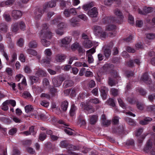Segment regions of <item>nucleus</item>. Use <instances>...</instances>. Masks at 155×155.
<instances>
[{"instance_id": "ea45409f", "label": "nucleus", "mask_w": 155, "mask_h": 155, "mask_svg": "<svg viewBox=\"0 0 155 155\" xmlns=\"http://www.w3.org/2000/svg\"><path fill=\"white\" fill-rule=\"evenodd\" d=\"M30 79L31 80L32 84L33 83H35L38 81V78L35 76H31L30 77Z\"/></svg>"}, {"instance_id": "a19ab883", "label": "nucleus", "mask_w": 155, "mask_h": 155, "mask_svg": "<svg viewBox=\"0 0 155 155\" xmlns=\"http://www.w3.org/2000/svg\"><path fill=\"white\" fill-rule=\"evenodd\" d=\"M137 108L140 110H143L144 108V104L139 102H138L137 104Z\"/></svg>"}, {"instance_id": "f03ea898", "label": "nucleus", "mask_w": 155, "mask_h": 155, "mask_svg": "<svg viewBox=\"0 0 155 155\" xmlns=\"http://www.w3.org/2000/svg\"><path fill=\"white\" fill-rule=\"evenodd\" d=\"M144 150L152 155H155V134L154 137L150 138L147 141Z\"/></svg>"}, {"instance_id": "5fc2aeb1", "label": "nucleus", "mask_w": 155, "mask_h": 155, "mask_svg": "<svg viewBox=\"0 0 155 155\" xmlns=\"http://www.w3.org/2000/svg\"><path fill=\"white\" fill-rule=\"evenodd\" d=\"M45 54L47 56H50L52 54L51 51L50 49H47L45 51Z\"/></svg>"}, {"instance_id": "473e14b6", "label": "nucleus", "mask_w": 155, "mask_h": 155, "mask_svg": "<svg viewBox=\"0 0 155 155\" xmlns=\"http://www.w3.org/2000/svg\"><path fill=\"white\" fill-rule=\"evenodd\" d=\"M146 38L149 40L155 39V34L153 33H149L146 34Z\"/></svg>"}, {"instance_id": "cd10ccee", "label": "nucleus", "mask_w": 155, "mask_h": 155, "mask_svg": "<svg viewBox=\"0 0 155 155\" xmlns=\"http://www.w3.org/2000/svg\"><path fill=\"white\" fill-rule=\"evenodd\" d=\"M152 120V119L150 117L146 118L143 120L140 121V123L142 125H145L148 124V122Z\"/></svg>"}, {"instance_id": "4468645a", "label": "nucleus", "mask_w": 155, "mask_h": 155, "mask_svg": "<svg viewBox=\"0 0 155 155\" xmlns=\"http://www.w3.org/2000/svg\"><path fill=\"white\" fill-rule=\"evenodd\" d=\"M141 80L144 82L145 83L150 84L151 83V81L150 78L147 73L144 74L141 77Z\"/></svg>"}, {"instance_id": "bf43d9fd", "label": "nucleus", "mask_w": 155, "mask_h": 155, "mask_svg": "<svg viewBox=\"0 0 155 155\" xmlns=\"http://www.w3.org/2000/svg\"><path fill=\"white\" fill-rule=\"evenodd\" d=\"M118 101L120 106L123 108H124L125 107V105L121 99L120 98H119L118 99Z\"/></svg>"}, {"instance_id": "de8ad7c7", "label": "nucleus", "mask_w": 155, "mask_h": 155, "mask_svg": "<svg viewBox=\"0 0 155 155\" xmlns=\"http://www.w3.org/2000/svg\"><path fill=\"white\" fill-rule=\"evenodd\" d=\"M46 137V134L45 133H42L40 134L39 139L41 141H43Z\"/></svg>"}, {"instance_id": "37998d69", "label": "nucleus", "mask_w": 155, "mask_h": 155, "mask_svg": "<svg viewBox=\"0 0 155 155\" xmlns=\"http://www.w3.org/2000/svg\"><path fill=\"white\" fill-rule=\"evenodd\" d=\"M27 52L30 54L35 55L37 54V52L35 50L31 49H28L27 50Z\"/></svg>"}, {"instance_id": "a878e982", "label": "nucleus", "mask_w": 155, "mask_h": 155, "mask_svg": "<svg viewBox=\"0 0 155 155\" xmlns=\"http://www.w3.org/2000/svg\"><path fill=\"white\" fill-rule=\"evenodd\" d=\"M116 29V26L114 25H109L106 26V30L108 31H114Z\"/></svg>"}, {"instance_id": "0e129e2a", "label": "nucleus", "mask_w": 155, "mask_h": 155, "mask_svg": "<svg viewBox=\"0 0 155 155\" xmlns=\"http://www.w3.org/2000/svg\"><path fill=\"white\" fill-rule=\"evenodd\" d=\"M17 130L15 128H13L11 129L9 131V134L11 135H13L15 134L17 132Z\"/></svg>"}, {"instance_id": "13d9d810", "label": "nucleus", "mask_w": 155, "mask_h": 155, "mask_svg": "<svg viewBox=\"0 0 155 155\" xmlns=\"http://www.w3.org/2000/svg\"><path fill=\"white\" fill-rule=\"evenodd\" d=\"M40 104L42 106L47 107L49 106V103L48 102L44 101L41 102Z\"/></svg>"}, {"instance_id": "9d476101", "label": "nucleus", "mask_w": 155, "mask_h": 155, "mask_svg": "<svg viewBox=\"0 0 155 155\" xmlns=\"http://www.w3.org/2000/svg\"><path fill=\"white\" fill-rule=\"evenodd\" d=\"M98 14V12L97 8L94 7L88 12V15L90 17L92 18L96 17Z\"/></svg>"}, {"instance_id": "20e7f679", "label": "nucleus", "mask_w": 155, "mask_h": 155, "mask_svg": "<svg viewBox=\"0 0 155 155\" xmlns=\"http://www.w3.org/2000/svg\"><path fill=\"white\" fill-rule=\"evenodd\" d=\"M143 131L142 128H140L137 129L135 132V135L138 137V142L140 143H142L144 139L148 134V133H146L140 135Z\"/></svg>"}, {"instance_id": "1a4fd4ad", "label": "nucleus", "mask_w": 155, "mask_h": 155, "mask_svg": "<svg viewBox=\"0 0 155 155\" xmlns=\"http://www.w3.org/2000/svg\"><path fill=\"white\" fill-rule=\"evenodd\" d=\"M113 45V43L112 42H110V45L104 47V53L106 57H109L111 54V52L110 48L112 47Z\"/></svg>"}, {"instance_id": "09e8293b", "label": "nucleus", "mask_w": 155, "mask_h": 155, "mask_svg": "<svg viewBox=\"0 0 155 155\" xmlns=\"http://www.w3.org/2000/svg\"><path fill=\"white\" fill-rule=\"evenodd\" d=\"M111 92L112 94L114 96H117L118 94V90L114 88H112L111 89Z\"/></svg>"}, {"instance_id": "69168bd1", "label": "nucleus", "mask_w": 155, "mask_h": 155, "mask_svg": "<svg viewBox=\"0 0 155 155\" xmlns=\"http://www.w3.org/2000/svg\"><path fill=\"white\" fill-rule=\"evenodd\" d=\"M138 91L142 95H146L147 92L142 88H140L138 89Z\"/></svg>"}, {"instance_id": "6e6d98bb", "label": "nucleus", "mask_w": 155, "mask_h": 155, "mask_svg": "<svg viewBox=\"0 0 155 155\" xmlns=\"http://www.w3.org/2000/svg\"><path fill=\"white\" fill-rule=\"evenodd\" d=\"M126 49L127 51L129 52L134 53L136 51L135 49L129 46L127 47Z\"/></svg>"}, {"instance_id": "e2e57ef3", "label": "nucleus", "mask_w": 155, "mask_h": 155, "mask_svg": "<svg viewBox=\"0 0 155 155\" xmlns=\"http://www.w3.org/2000/svg\"><path fill=\"white\" fill-rule=\"evenodd\" d=\"M43 85L44 87L47 86L49 84V82L48 80L46 78H45L43 81Z\"/></svg>"}, {"instance_id": "c03bdc74", "label": "nucleus", "mask_w": 155, "mask_h": 155, "mask_svg": "<svg viewBox=\"0 0 155 155\" xmlns=\"http://www.w3.org/2000/svg\"><path fill=\"white\" fill-rule=\"evenodd\" d=\"M77 108L74 105H72L71 106L70 111V115L71 116H73L74 115V112L76 110Z\"/></svg>"}, {"instance_id": "8fccbe9b", "label": "nucleus", "mask_w": 155, "mask_h": 155, "mask_svg": "<svg viewBox=\"0 0 155 155\" xmlns=\"http://www.w3.org/2000/svg\"><path fill=\"white\" fill-rule=\"evenodd\" d=\"M33 115L35 116V118H39L38 116H39L41 119H43L45 118V115L44 114H41L38 113L36 114H33Z\"/></svg>"}, {"instance_id": "864d4df0", "label": "nucleus", "mask_w": 155, "mask_h": 155, "mask_svg": "<svg viewBox=\"0 0 155 155\" xmlns=\"http://www.w3.org/2000/svg\"><path fill=\"white\" fill-rule=\"evenodd\" d=\"M4 17L5 20L7 21H11V18L10 15L7 13H5L4 14Z\"/></svg>"}, {"instance_id": "c85d7f7f", "label": "nucleus", "mask_w": 155, "mask_h": 155, "mask_svg": "<svg viewBox=\"0 0 155 155\" xmlns=\"http://www.w3.org/2000/svg\"><path fill=\"white\" fill-rule=\"evenodd\" d=\"M94 6L93 2H91L89 4L84 5L83 7V8L85 11H87L89 9L91 8Z\"/></svg>"}, {"instance_id": "aec40b11", "label": "nucleus", "mask_w": 155, "mask_h": 155, "mask_svg": "<svg viewBox=\"0 0 155 155\" xmlns=\"http://www.w3.org/2000/svg\"><path fill=\"white\" fill-rule=\"evenodd\" d=\"M69 21L70 25L74 27L80 26V24L77 22L76 18L75 17L72 18Z\"/></svg>"}, {"instance_id": "39448f33", "label": "nucleus", "mask_w": 155, "mask_h": 155, "mask_svg": "<svg viewBox=\"0 0 155 155\" xmlns=\"http://www.w3.org/2000/svg\"><path fill=\"white\" fill-rule=\"evenodd\" d=\"M60 146L63 148H66L68 150V151L70 150H74L76 149V147L71 145H70L66 141H61L60 144Z\"/></svg>"}, {"instance_id": "6e6552de", "label": "nucleus", "mask_w": 155, "mask_h": 155, "mask_svg": "<svg viewBox=\"0 0 155 155\" xmlns=\"http://www.w3.org/2000/svg\"><path fill=\"white\" fill-rule=\"evenodd\" d=\"M114 13L115 15L118 16L119 19L118 20H114V21L117 23H120L122 21L124 18V16L121 12L119 9L117 8L114 11Z\"/></svg>"}, {"instance_id": "a18cd8bd", "label": "nucleus", "mask_w": 155, "mask_h": 155, "mask_svg": "<svg viewBox=\"0 0 155 155\" xmlns=\"http://www.w3.org/2000/svg\"><path fill=\"white\" fill-rule=\"evenodd\" d=\"M90 102L91 103L95 104H99L100 102L99 100L96 98L91 99L90 100Z\"/></svg>"}, {"instance_id": "79ce46f5", "label": "nucleus", "mask_w": 155, "mask_h": 155, "mask_svg": "<svg viewBox=\"0 0 155 155\" xmlns=\"http://www.w3.org/2000/svg\"><path fill=\"white\" fill-rule=\"evenodd\" d=\"M116 82L114 80H113L111 78H109L108 84L109 85L111 86H114L116 84Z\"/></svg>"}, {"instance_id": "ddd939ff", "label": "nucleus", "mask_w": 155, "mask_h": 155, "mask_svg": "<svg viewBox=\"0 0 155 155\" xmlns=\"http://www.w3.org/2000/svg\"><path fill=\"white\" fill-rule=\"evenodd\" d=\"M45 10L44 8L42 10L40 9H36L34 12L35 18L37 20L40 19L41 16V15L44 13Z\"/></svg>"}, {"instance_id": "4c0bfd02", "label": "nucleus", "mask_w": 155, "mask_h": 155, "mask_svg": "<svg viewBox=\"0 0 155 155\" xmlns=\"http://www.w3.org/2000/svg\"><path fill=\"white\" fill-rule=\"evenodd\" d=\"M8 104L7 101H5L2 104V109L5 111L7 110L8 109Z\"/></svg>"}, {"instance_id": "f3484780", "label": "nucleus", "mask_w": 155, "mask_h": 155, "mask_svg": "<svg viewBox=\"0 0 155 155\" xmlns=\"http://www.w3.org/2000/svg\"><path fill=\"white\" fill-rule=\"evenodd\" d=\"M72 38L71 37H66L61 39V41L62 44L64 45H68L71 41Z\"/></svg>"}, {"instance_id": "e433bc0d", "label": "nucleus", "mask_w": 155, "mask_h": 155, "mask_svg": "<svg viewBox=\"0 0 155 155\" xmlns=\"http://www.w3.org/2000/svg\"><path fill=\"white\" fill-rule=\"evenodd\" d=\"M12 31L14 32H16L18 30V23H17L13 24L12 25Z\"/></svg>"}, {"instance_id": "49530a36", "label": "nucleus", "mask_w": 155, "mask_h": 155, "mask_svg": "<svg viewBox=\"0 0 155 155\" xmlns=\"http://www.w3.org/2000/svg\"><path fill=\"white\" fill-rule=\"evenodd\" d=\"M71 13L69 9H65L64 12V15L66 17H69L71 16Z\"/></svg>"}, {"instance_id": "dca6fc26", "label": "nucleus", "mask_w": 155, "mask_h": 155, "mask_svg": "<svg viewBox=\"0 0 155 155\" xmlns=\"http://www.w3.org/2000/svg\"><path fill=\"white\" fill-rule=\"evenodd\" d=\"M108 91V89L107 87L104 86L101 87V95L104 99L106 98Z\"/></svg>"}, {"instance_id": "f704fd0d", "label": "nucleus", "mask_w": 155, "mask_h": 155, "mask_svg": "<svg viewBox=\"0 0 155 155\" xmlns=\"http://www.w3.org/2000/svg\"><path fill=\"white\" fill-rule=\"evenodd\" d=\"M28 46L30 48H35L37 46V44L35 40H32L29 44Z\"/></svg>"}, {"instance_id": "7c9ffc66", "label": "nucleus", "mask_w": 155, "mask_h": 155, "mask_svg": "<svg viewBox=\"0 0 155 155\" xmlns=\"http://www.w3.org/2000/svg\"><path fill=\"white\" fill-rule=\"evenodd\" d=\"M111 18L110 17L105 16L102 19V21L104 24H106L111 22Z\"/></svg>"}, {"instance_id": "a211bd4d", "label": "nucleus", "mask_w": 155, "mask_h": 155, "mask_svg": "<svg viewBox=\"0 0 155 155\" xmlns=\"http://www.w3.org/2000/svg\"><path fill=\"white\" fill-rule=\"evenodd\" d=\"M83 45L85 48H91L93 45L91 41L89 40H86L83 42Z\"/></svg>"}, {"instance_id": "58836bf2", "label": "nucleus", "mask_w": 155, "mask_h": 155, "mask_svg": "<svg viewBox=\"0 0 155 155\" xmlns=\"http://www.w3.org/2000/svg\"><path fill=\"white\" fill-rule=\"evenodd\" d=\"M148 100L152 102L155 99V94H149L147 97Z\"/></svg>"}, {"instance_id": "f8f14e48", "label": "nucleus", "mask_w": 155, "mask_h": 155, "mask_svg": "<svg viewBox=\"0 0 155 155\" xmlns=\"http://www.w3.org/2000/svg\"><path fill=\"white\" fill-rule=\"evenodd\" d=\"M12 15L14 19H17L21 17L22 13L20 11L14 10L12 12Z\"/></svg>"}, {"instance_id": "052dcab7", "label": "nucleus", "mask_w": 155, "mask_h": 155, "mask_svg": "<svg viewBox=\"0 0 155 155\" xmlns=\"http://www.w3.org/2000/svg\"><path fill=\"white\" fill-rule=\"evenodd\" d=\"M8 104H10L12 106L15 107L16 105V102L14 100H7L6 101Z\"/></svg>"}, {"instance_id": "4d7b16f0", "label": "nucleus", "mask_w": 155, "mask_h": 155, "mask_svg": "<svg viewBox=\"0 0 155 155\" xmlns=\"http://www.w3.org/2000/svg\"><path fill=\"white\" fill-rule=\"evenodd\" d=\"M15 0H8L5 2L6 6H8L12 5Z\"/></svg>"}, {"instance_id": "b1692460", "label": "nucleus", "mask_w": 155, "mask_h": 155, "mask_svg": "<svg viewBox=\"0 0 155 155\" xmlns=\"http://www.w3.org/2000/svg\"><path fill=\"white\" fill-rule=\"evenodd\" d=\"M36 75L38 76H41L43 77H45L47 75L46 72L44 70H40L37 71L36 73Z\"/></svg>"}, {"instance_id": "9b49d317", "label": "nucleus", "mask_w": 155, "mask_h": 155, "mask_svg": "<svg viewBox=\"0 0 155 155\" xmlns=\"http://www.w3.org/2000/svg\"><path fill=\"white\" fill-rule=\"evenodd\" d=\"M58 0H52L48 3H45L43 6L44 9L46 10L47 8H52L56 6V2Z\"/></svg>"}, {"instance_id": "5701e85b", "label": "nucleus", "mask_w": 155, "mask_h": 155, "mask_svg": "<svg viewBox=\"0 0 155 155\" xmlns=\"http://www.w3.org/2000/svg\"><path fill=\"white\" fill-rule=\"evenodd\" d=\"M8 26L6 24L4 23H1L0 24V31L4 33L7 32Z\"/></svg>"}, {"instance_id": "3c124183", "label": "nucleus", "mask_w": 155, "mask_h": 155, "mask_svg": "<svg viewBox=\"0 0 155 155\" xmlns=\"http://www.w3.org/2000/svg\"><path fill=\"white\" fill-rule=\"evenodd\" d=\"M128 21L129 23L131 25L133 24L134 23V18L130 15H129L128 16Z\"/></svg>"}, {"instance_id": "774afa93", "label": "nucleus", "mask_w": 155, "mask_h": 155, "mask_svg": "<svg viewBox=\"0 0 155 155\" xmlns=\"http://www.w3.org/2000/svg\"><path fill=\"white\" fill-rule=\"evenodd\" d=\"M19 24L20 25V27L21 30L24 31L25 29V25L24 22H20L19 23Z\"/></svg>"}, {"instance_id": "bb28decb", "label": "nucleus", "mask_w": 155, "mask_h": 155, "mask_svg": "<svg viewBox=\"0 0 155 155\" xmlns=\"http://www.w3.org/2000/svg\"><path fill=\"white\" fill-rule=\"evenodd\" d=\"M68 106V102L66 101L63 102L61 105V108L64 111L67 110Z\"/></svg>"}, {"instance_id": "72a5a7b5", "label": "nucleus", "mask_w": 155, "mask_h": 155, "mask_svg": "<svg viewBox=\"0 0 155 155\" xmlns=\"http://www.w3.org/2000/svg\"><path fill=\"white\" fill-rule=\"evenodd\" d=\"M146 110L148 111H155V105H150L146 107Z\"/></svg>"}, {"instance_id": "c756f323", "label": "nucleus", "mask_w": 155, "mask_h": 155, "mask_svg": "<svg viewBox=\"0 0 155 155\" xmlns=\"http://www.w3.org/2000/svg\"><path fill=\"white\" fill-rule=\"evenodd\" d=\"M144 15L150 13L153 11L152 8L151 7H144L143 8Z\"/></svg>"}, {"instance_id": "423d86ee", "label": "nucleus", "mask_w": 155, "mask_h": 155, "mask_svg": "<svg viewBox=\"0 0 155 155\" xmlns=\"http://www.w3.org/2000/svg\"><path fill=\"white\" fill-rule=\"evenodd\" d=\"M64 80V78L60 76L54 77L52 79V82L54 86L56 87H59L62 81Z\"/></svg>"}, {"instance_id": "c9c22d12", "label": "nucleus", "mask_w": 155, "mask_h": 155, "mask_svg": "<svg viewBox=\"0 0 155 155\" xmlns=\"http://www.w3.org/2000/svg\"><path fill=\"white\" fill-rule=\"evenodd\" d=\"M125 120L128 124L130 125H134L135 124V123L134 120L129 117L126 118Z\"/></svg>"}, {"instance_id": "0eeeda50", "label": "nucleus", "mask_w": 155, "mask_h": 155, "mask_svg": "<svg viewBox=\"0 0 155 155\" xmlns=\"http://www.w3.org/2000/svg\"><path fill=\"white\" fill-rule=\"evenodd\" d=\"M71 48L73 51H75L77 49L79 53H83L85 52L84 50L83 49L81 46L77 42H75L72 44L71 45Z\"/></svg>"}, {"instance_id": "4be33fe9", "label": "nucleus", "mask_w": 155, "mask_h": 155, "mask_svg": "<svg viewBox=\"0 0 155 155\" xmlns=\"http://www.w3.org/2000/svg\"><path fill=\"white\" fill-rule=\"evenodd\" d=\"M73 84L74 83L72 81L70 80H66L64 81L63 86L65 88H67L72 86Z\"/></svg>"}, {"instance_id": "f257e3e1", "label": "nucleus", "mask_w": 155, "mask_h": 155, "mask_svg": "<svg viewBox=\"0 0 155 155\" xmlns=\"http://www.w3.org/2000/svg\"><path fill=\"white\" fill-rule=\"evenodd\" d=\"M42 27V29L39 33L41 38V42L43 46L47 47L50 45V42L45 38H51L52 36L51 33L47 30L48 25L47 24H43Z\"/></svg>"}, {"instance_id": "2f4dec72", "label": "nucleus", "mask_w": 155, "mask_h": 155, "mask_svg": "<svg viewBox=\"0 0 155 155\" xmlns=\"http://www.w3.org/2000/svg\"><path fill=\"white\" fill-rule=\"evenodd\" d=\"M25 110L26 113H28L32 111L33 109V107L30 105H28L25 107Z\"/></svg>"}, {"instance_id": "412c9836", "label": "nucleus", "mask_w": 155, "mask_h": 155, "mask_svg": "<svg viewBox=\"0 0 155 155\" xmlns=\"http://www.w3.org/2000/svg\"><path fill=\"white\" fill-rule=\"evenodd\" d=\"M84 109L85 110H87L89 113H93L95 111L94 108L91 105L85 106Z\"/></svg>"}, {"instance_id": "680f3d73", "label": "nucleus", "mask_w": 155, "mask_h": 155, "mask_svg": "<svg viewBox=\"0 0 155 155\" xmlns=\"http://www.w3.org/2000/svg\"><path fill=\"white\" fill-rule=\"evenodd\" d=\"M114 2V0H106L104 1V4L106 5H110Z\"/></svg>"}, {"instance_id": "338daca9", "label": "nucleus", "mask_w": 155, "mask_h": 155, "mask_svg": "<svg viewBox=\"0 0 155 155\" xmlns=\"http://www.w3.org/2000/svg\"><path fill=\"white\" fill-rule=\"evenodd\" d=\"M102 124L105 127H107L110 124V121L106 120L103 122H102Z\"/></svg>"}, {"instance_id": "7ed1b4c3", "label": "nucleus", "mask_w": 155, "mask_h": 155, "mask_svg": "<svg viewBox=\"0 0 155 155\" xmlns=\"http://www.w3.org/2000/svg\"><path fill=\"white\" fill-rule=\"evenodd\" d=\"M93 31L94 35L102 38H105L107 36V33L104 31L101 27L98 25H94L93 27Z\"/></svg>"}, {"instance_id": "393cba45", "label": "nucleus", "mask_w": 155, "mask_h": 155, "mask_svg": "<svg viewBox=\"0 0 155 155\" xmlns=\"http://www.w3.org/2000/svg\"><path fill=\"white\" fill-rule=\"evenodd\" d=\"M51 59L49 58L46 57L44 58L41 60L40 63L44 64H48L47 67L49 66V64H50Z\"/></svg>"}, {"instance_id": "6ab92c4d", "label": "nucleus", "mask_w": 155, "mask_h": 155, "mask_svg": "<svg viewBox=\"0 0 155 155\" xmlns=\"http://www.w3.org/2000/svg\"><path fill=\"white\" fill-rule=\"evenodd\" d=\"M66 56L63 54H58L55 57V60L58 62H61L66 58Z\"/></svg>"}, {"instance_id": "603ef678", "label": "nucleus", "mask_w": 155, "mask_h": 155, "mask_svg": "<svg viewBox=\"0 0 155 155\" xmlns=\"http://www.w3.org/2000/svg\"><path fill=\"white\" fill-rule=\"evenodd\" d=\"M64 131L66 134L68 135H71L73 134L71 129L69 127L65 129Z\"/></svg>"}, {"instance_id": "2eb2a0df", "label": "nucleus", "mask_w": 155, "mask_h": 155, "mask_svg": "<svg viewBox=\"0 0 155 155\" xmlns=\"http://www.w3.org/2000/svg\"><path fill=\"white\" fill-rule=\"evenodd\" d=\"M98 116L97 114H93L90 116L89 123L92 125L95 124L98 120Z\"/></svg>"}]
</instances>
